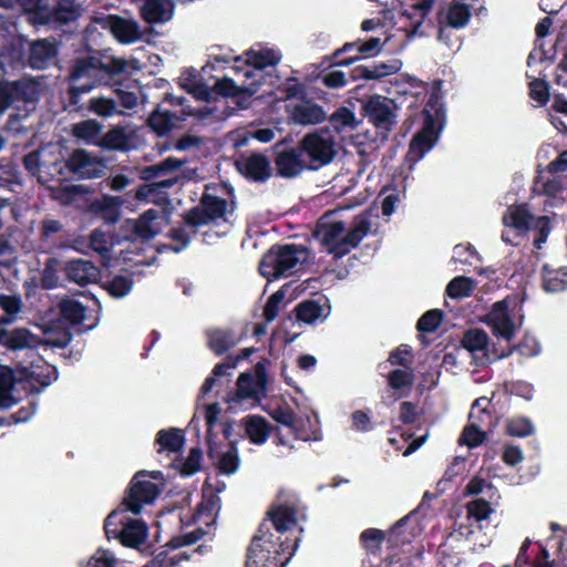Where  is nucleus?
<instances>
[{
    "label": "nucleus",
    "mask_w": 567,
    "mask_h": 567,
    "mask_svg": "<svg viewBox=\"0 0 567 567\" xmlns=\"http://www.w3.org/2000/svg\"><path fill=\"white\" fill-rule=\"evenodd\" d=\"M370 228L371 223L368 217L358 216L349 231L341 237L346 230V224L342 220H327V215H324L317 223L313 235L320 239L327 251L338 259L357 248Z\"/></svg>",
    "instance_id": "f257e3e1"
},
{
    "label": "nucleus",
    "mask_w": 567,
    "mask_h": 567,
    "mask_svg": "<svg viewBox=\"0 0 567 567\" xmlns=\"http://www.w3.org/2000/svg\"><path fill=\"white\" fill-rule=\"evenodd\" d=\"M272 537L268 524L262 522L247 549L246 567H285L288 564L292 556L290 545L280 536L277 540Z\"/></svg>",
    "instance_id": "f03ea898"
},
{
    "label": "nucleus",
    "mask_w": 567,
    "mask_h": 567,
    "mask_svg": "<svg viewBox=\"0 0 567 567\" xmlns=\"http://www.w3.org/2000/svg\"><path fill=\"white\" fill-rule=\"evenodd\" d=\"M308 258V249L297 244H275L262 256L259 272L268 281L291 276Z\"/></svg>",
    "instance_id": "7ed1b4c3"
},
{
    "label": "nucleus",
    "mask_w": 567,
    "mask_h": 567,
    "mask_svg": "<svg viewBox=\"0 0 567 567\" xmlns=\"http://www.w3.org/2000/svg\"><path fill=\"white\" fill-rule=\"evenodd\" d=\"M100 70L99 58L86 55L74 59L68 75V80L73 83L68 90V107L71 111H82L81 95L102 84Z\"/></svg>",
    "instance_id": "20e7f679"
},
{
    "label": "nucleus",
    "mask_w": 567,
    "mask_h": 567,
    "mask_svg": "<svg viewBox=\"0 0 567 567\" xmlns=\"http://www.w3.org/2000/svg\"><path fill=\"white\" fill-rule=\"evenodd\" d=\"M423 126L410 142V153L419 158L429 152L436 143L445 121V110L439 93L430 94L422 111Z\"/></svg>",
    "instance_id": "39448f33"
},
{
    "label": "nucleus",
    "mask_w": 567,
    "mask_h": 567,
    "mask_svg": "<svg viewBox=\"0 0 567 567\" xmlns=\"http://www.w3.org/2000/svg\"><path fill=\"white\" fill-rule=\"evenodd\" d=\"M399 106L393 99L373 94L362 101L361 115L386 138L398 123Z\"/></svg>",
    "instance_id": "423d86ee"
},
{
    "label": "nucleus",
    "mask_w": 567,
    "mask_h": 567,
    "mask_svg": "<svg viewBox=\"0 0 567 567\" xmlns=\"http://www.w3.org/2000/svg\"><path fill=\"white\" fill-rule=\"evenodd\" d=\"M147 471H138L131 480L121 506L124 511L137 515L142 512L144 505L152 504L159 495L157 484L146 480Z\"/></svg>",
    "instance_id": "0eeeda50"
},
{
    "label": "nucleus",
    "mask_w": 567,
    "mask_h": 567,
    "mask_svg": "<svg viewBox=\"0 0 567 567\" xmlns=\"http://www.w3.org/2000/svg\"><path fill=\"white\" fill-rule=\"evenodd\" d=\"M298 146L312 171L329 164L337 154L333 140L318 132L306 134Z\"/></svg>",
    "instance_id": "6e6552de"
},
{
    "label": "nucleus",
    "mask_w": 567,
    "mask_h": 567,
    "mask_svg": "<svg viewBox=\"0 0 567 567\" xmlns=\"http://www.w3.org/2000/svg\"><path fill=\"white\" fill-rule=\"evenodd\" d=\"M226 212V199L204 193L199 199V204L185 212L183 218L186 225L200 227L223 218Z\"/></svg>",
    "instance_id": "1a4fd4ad"
},
{
    "label": "nucleus",
    "mask_w": 567,
    "mask_h": 567,
    "mask_svg": "<svg viewBox=\"0 0 567 567\" xmlns=\"http://www.w3.org/2000/svg\"><path fill=\"white\" fill-rule=\"evenodd\" d=\"M237 171L248 181L265 183L272 176V167L269 158L261 153L241 155L236 162Z\"/></svg>",
    "instance_id": "9d476101"
},
{
    "label": "nucleus",
    "mask_w": 567,
    "mask_h": 567,
    "mask_svg": "<svg viewBox=\"0 0 567 567\" xmlns=\"http://www.w3.org/2000/svg\"><path fill=\"white\" fill-rule=\"evenodd\" d=\"M59 43L54 39H38L29 44L27 65L32 70H45L54 64Z\"/></svg>",
    "instance_id": "9b49d317"
},
{
    "label": "nucleus",
    "mask_w": 567,
    "mask_h": 567,
    "mask_svg": "<svg viewBox=\"0 0 567 567\" xmlns=\"http://www.w3.org/2000/svg\"><path fill=\"white\" fill-rule=\"evenodd\" d=\"M279 144L276 145V155L274 158L277 175L284 178H293L308 169L306 158H303L299 146L285 147L278 150Z\"/></svg>",
    "instance_id": "f8f14e48"
},
{
    "label": "nucleus",
    "mask_w": 567,
    "mask_h": 567,
    "mask_svg": "<svg viewBox=\"0 0 567 567\" xmlns=\"http://www.w3.org/2000/svg\"><path fill=\"white\" fill-rule=\"evenodd\" d=\"M382 47L383 43L381 42V39L377 37H371L367 41H361L359 39L353 42H347L332 53V58L337 59L341 56V54L349 53L353 50H357V55L337 61L332 65H351L361 59L375 56L381 52Z\"/></svg>",
    "instance_id": "ddd939ff"
},
{
    "label": "nucleus",
    "mask_w": 567,
    "mask_h": 567,
    "mask_svg": "<svg viewBox=\"0 0 567 567\" xmlns=\"http://www.w3.org/2000/svg\"><path fill=\"white\" fill-rule=\"evenodd\" d=\"M69 173L83 179L101 177L104 165L101 159L92 156L89 152L78 148L68 158Z\"/></svg>",
    "instance_id": "4468645a"
},
{
    "label": "nucleus",
    "mask_w": 567,
    "mask_h": 567,
    "mask_svg": "<svg viewBox=\"0 0 567 567\" xmlns=\"http://www.w3.org/2000/svg\"><path fill=\"white\" fill-rule=\"evenodd\" d=\"M486 322L496 338H502L506 342H511L514 338L515 323L508 313L506 300L497 301L493 305L491 312L487 315Z\"/></svg>",
    "instance_id": "2eb2a0df"
},
{
    "label": "nucleus",
    "mask_w": 567,
    "mask_h": 567,
    "mask_svg": "<svg viewBox=\"0 0 567 567\" xmlns=\"http://www.w3.org/2000/svg\"><path fill=\"white\" fill-rule=\"evenodd\" d=\"M40 343V340L28 328H14L11 330L0 328V347L8 351H21L33 349Z\"/></svg>",
    "instance_id": "dca6fc26"
},
{
    "label": "nucleus",
    "mask_w": 567,
    "mask_h": 567,
    "mask_svg": "<svg viewBox=\"0 0 567 567\" xmlns=\"http://www.w3.org/2000/svg\"><path fill=\"white\" fill-rule=\"evenodd\" d=\"M401 68L402 61L400 59H392L386 62H373L371 65H358L351 70L350 76L353 81L380 80L398 73Z\"/></svg>",
    "instance_id": "f3484780"
},
{
    "label": "nucleus",
    "mask_w": 567,
    "mask_h": 567,
    "mask_svg": "<svg viewBox=\"0 0 567 567\" xmlns=\"http://www.w3.org/2000/svg\"><path fill=\"white\" fill-rule=\"evenodd\" d=\"M534 216L529 210L527 203L509 205L503 215L502 221L505 227L517 230L518 235L524 236L532 229Z\"/></svg>",
    "instance_id": "a211bd4d"
},
{
    "label": "nucleus",
    "mask_w": 567,
    "mask_h": 567,
    "mask_svg": "<svg viewBox=\"0 0 567 567\" xmlns=\"http://www.w3.org/2000/svg\"><path fill=\"white\" fill-rule=\"evenodd\" d=\"M471 17L472 12L470 4L452 1L445 13H443V10L437 12V22L440 24L439 37L441 38L442 35L443 24L458 30L467 25Z\"/></svg>",
    "instance_id": "6ab92c4d"
},
{
    "label": "nucleus",
    "mask_w": 567,
    "mask_h": 567,
    "mask_svg": "<svg viewBox=\"0 0 567 567\" xmlns=\"http://www.w3.org/2000/svg\"><path fill=\"white\" fill-rule=\"evenodd\" d=\"M144 3L140 8L141 18L148 24H158L167 22L174 13V3L172 0H142Z\"/></svg>",
    "instance_id": "aec40b11"
},
{
    "label": "nucleus",
    "mask_w": 567,
    "mask_h": 567,
    "mask_svg": "<svg viewBox=\"0 0 567 567\" xmlns=\"http://www.w3.org/2000/svg\"><path fill=\"white\" fill-rule=\"evenodd\" d=\"M540 286L547 293H559L567 290V266L554 267L544 264L540 268Z\"/></svg>",
    "instance_id": "412c9836"
},
{
    "label": "nucleus",
    "mask_w": 567,
    "mask_h": 567,
    "mask_svg": "<svg viewBox=\"0 0 567 567\" xmlns=\"http://www.w3.org/2000/svg\"><path fill=\"white\" fill-rule=\"evenodd\" d=\"M65 275L70 281L84 287L89 284L95 282L100 275V270L90 260L73 259L66 262Z\"/></svg>",
    "instance_id": "4be33fe9"
},
{
    "label": "nucleus",
    "mask_w": 567,
    "mask_h": 567,
    "mask_svg": "<svg viewBox=\"0 0 567 567\" xmlns=\"http://www.w3.org/2000/svg\"><path fill=\"white\" fill-rule=\"evenodd\" d=\"M148 536V526L142 519L130 518L122 524L118 536L120 543L125 547L138 548Z\"/></svg>",
    "instance_id": "5701e85b"
},
{
    "label": "nucleus",
    "mask_w": 567,
    "mask_h": 567,
    "mask_svg": "<svg viewBox=\"0 0 567 567\" xmlns=\"http://www.w3.org/2000/svg\"><path fill=\"white\" fill-rule=\"evenodd\" d=\"M11 93L12 104L14 102L32 103L40 97V83L34 78H22L16 81L7 80Z\"/></svg>",
    "instance_id": "b1692460"
},
{
    "label": "nucleus",
    "mask_w": 567,
    "mask_h": 567,
    "mask_svg": "<svg viewBox=\"0 0 567 567\" xmlns=\"http://www.w3.org/2000/svg\"><path fill=\"white\" fill-rule=\"evenodd\" d=\"M27 58L28 52L22 41L10 42L8 45L3 47L0 52V75L2 76L7 73V66L11 69L27 68Z\"/></svg>",
    "instance_id": "393cba45"
},
{
    "label": "nucleus",
    "mask_w": 567,
    "mask_h": 567,
    "mask_svg": "<svg viewBox=\"0 0 567 567\" xmlns=\"http://www.w3.org/2000/svg\"><path fill=\"white\" fill-rule=\"evenodd\" d=\"M207 346L216 354L223 355L238 344L243 337L236 336L233 329H212L206 332Z\"/></svg>",
    "instance_id": "a878e982"
},
{
    "label": "nucleus",
    "mask_w": 567,
    "mask_h": 567,
    "mask_svg": "<svg viewBox=\"0 0 567 567\" xmlns=\"http://www.w3.org/2000/svg\"><path fill=\"white\" fill-rule=\"evenodd\" d=\"M96 145L107 151L128 152L134 148L133 134L126 133L123 126H114L101 137Z\"/></svg>",
    "instance_id": "bb28decb"
},
{
    "label": "nucleus",
    "mask_w": 567,
    "mask_h": 567,
    "mask_svg": "<svg viewBox=\"0 0 567 567\" xmlns=\"http://www.w3.org/2000/svg\"><path fill=\"white\" fill-rule=\"evenodd\" d=\"M327 114L322 106L312 101H302L293 106L291 111V120L300 125H315L322 123Z\"/></svg>",
    "instance_id": "cd10ccee"
},
{
    "label": "nucleus",
    "mask_w": 567,
    "mask_h": 567,
    "mask_svg": "<svg viewBox=\"0 0 567 567\" xmlns=\"http://www.w3.org/2000/svg\"><path fill=\"white\" fill-rule=\"evenodd\" d=\"M341 60L342 59H340V56L333 59L331 54L329 56H324L318 66V69H320L318 79H320L323 85L329 89H340L346 86L348 83L346 73L340 70H336L334 68L338 65H332L334 62Z\"/></svg>",
    "instance_id": "c85d7f7f"
},
{
    "label": "nucleus",
    "mask_w": 567,
    "mask_h": 567,
    "mask_svg": "<svg viewBox=\"0 0 567 567\" xmlns=\"http://www.w3.org/2000/svg\"><path fill=\"white\" fill-rule=\"evenodd\" d=\"M122 200L118 197L104 195L92 202L91 212L100 216L106 224H116L121 216Z\"/></svg>",
    "instance_id": "c756f323"
},
{
    "label": "nucleus",
    "mask_w": 567,
    "mask_h": 567,
    "mask_svg": "<svg viewBox=\"0 0 567 567\" xmlns=\"http://www.w3.org/2000/svg\"><path fill=\"white\" fill-rule=\"evenodd\" d=\"M246 435L252 444H264L274 426L261 415H248L244 419Z\"/></svg>",
    "instance_id": "7c9ffc66"
},
{
    "label": "nucleus",
    "mask_w": 567,
    "mask_h": 567,
    "mask_svg": "<svg viewBox=\"0 0 567 567\" xmlns=\"http://www.w3.org/2000/svg\"><path fill=\"white\" fill-rule=\"evenodd\" d=\"M267 516L275 529L281 534L297 524V511L293 505L280 504L272 506L267 512Z\"/></svg>",
    "instance_id": "2f4dec72"
},
{
    "label": "nucleus",
    "mask_w": 567,
    "mask_h": 567,
    "mask_svg": "<svg viewBox=\"0 0 567 567\" xmlns=\"http://www.w3.org/2000/svg\"><path fill=\"white\" fill-rule=\"evenodd\" d=\"M110 28L114 37L122 43H132L140 38L138 25L133 20L111 16Z\"/></svg>",
    "instance_id": "473e14b6"
},
{
    "label": "nucleus",
    "mask_w": 567,
    "mask_h": 567,
    "mask_svg": "<svg viewBox=\"0 0 567 567\" xmlns=\"http://www.w3.org/2000/svg\"><path fill=\"white\" fill-rule=\"evenodd\" d=\"M184 443V432L175 427L159 430L155 437V444L158 445L157 453H177L182 451Z\"/></svg>",
    "instance_id": "72a5a7b5"
},
{
    "label": "nucleus",
    "mask_w": 567,
    "mask_h": 567,
    "mask_svg": "<svg viewBox=\"0 0 567 567\" xmlns=\"http://www.w3.org/2000/svg\"><path fill=\"white\" fill-rule=\"evenodd\" d=\"M58 308L61 319L70 326L82 324L86 319V307L75 299H62Z\"/></svg>",
    "instance_id": "f704fd0d"
},
{
    "label": "nucleus",
    "mask_w": 567,
    "mask_h": 567,
    "mask_svg": "<svg viewBox=\"0 0 567 567\" xmlns=\"http://www.w3.org/2000/svg\"><path fill=\"white\" fill-rule=\"evenodd\" d=\"M48 24H66L75 21L80 13L73 2L62 0L56 7L50 8L48 6Z\"/></svg>",
    "instance_id": "c9c22d12"
},
{
    "label": "nucleus",
    "mask_w": 567,
    "mask_h": 567,
    "mask_svg": "<svg viewBox=\"0 0 567 567\" xmlns=\"http://www.w3.org/2000/svg\"><path fill=\"white\" fill-rule=\"evenodd\" d=\"M246 56L245 64L251 66L252 70H264L267 66H275L281 60L280 53L272 49H262L260 51L250 50L246 52Z\"/></svg>",
    "instance_id": "e433bc0d"
},
{
    "label": "nucleus",
    "mask_w": 567,
    "mask_h": 567,
    "mask_svg": "<svg viewBox=\"0 0 567 567\" xmlns=\"http://www.w3.org/2000/svg\"><path fill=\"white\" fill-rule=\"evenodd\" d=\"M296 317L299 321L305 323H313L320 318H326L324 305L320 300L307 299L299 302L295 308Z\"/></svg>",
    "instance_id": "4c0bfd02"
},
{
    "label": "nucleus",
    "mask_w": 567,
    "mask_h": 567,
    "mask_svg": "<svg viewBox=\"0 0 567 567\" xmlns=\"http://www.w3.org/2000/svg\"><path fill=\"white\" fill-rule=\"evenodd\" d=\"M221 409L217 402L210 403L205 408V421H206V443H207V456L214 458L217 455V443L215 442L216 434L214 433V426L217 422L218 415Z\"/></svg>",
    "instance_id": "58836bf2"
},
{
    "label": "nucleus",
    "mask_w": 567,
    "mask_h": 567,
    "mask_svg": "<svg viewBox=\"0 0 567 567\" xmlns=\"http://www.w3.org/2000/svg\"><path fill=\"white\" fill-rule=\"evenodd\" d=\"M42 173L39 176V181L41 183H48L51 181H64L68 179L69 173V162L63 157H58L53 162L47 163L43 162Z\"/></svg>",
    "instance_id": "ea45409f"
},
{
    "label": "nucleus",
    "mask_w": 567,
    "mask_h": 567,
    "mask_svg": "<svg viewBox=\"0 0 567 567\" xmlns=\"http://www.w3.org/2000/svg\"><path fill=\"white\" fill-rule=\"evenodd\" d=\"M213 91L224 97H251L256 93V89L239 86L233 79L226 76L216 81Z\"/></svg>",
    "instance_id": "a19ab883"
},
{
    "label": "nucleus",
    "mask_w": 567,
    "mask_h": 567,
    "mask_svg": "<svg viewBox=\"0 0 567 567\" xmlns=\"http://www.w3.org/2000/svg\"><path fill=\"white\" fill-rule=\"evenodd\" d=\"M215 458L218 460L216 463V467L221 474H234L238 470L240 464L236 442H230L228 450L221 454L217 450V455L213 460Z\"/></svg>",
    "instance_id": "79ce46f5"
},
{
    "label": "nucleus",
    "mask_w": 567,
    "mask_h": 567,
    "mask_svg": "<svg viewBox=\"0 0 567 567\" xmlns=\"http://www.w3.org/2000/svg\"><path fill=\"white\" fill-rule=\"evenodd\" d=\"M259 389L260 386L251 373H240L237 379L236 392L230 400L239 402L247 399H258Z\"/></svg>",
    "instance_id": "37998d69"
},
{
    "label": "nucleus",
    "mask_w": 567,
    "mask_h": 567,
    "mask_svg": "<svg viewBox=\"0 0 567 567\" xmlns=\"http://www.w3.org/2000/svg\"><path fill=\"white\" fill-rule=\"evenodd\" d=\"M462 346L473 355L476 352H482L483 354L488 347V336L482 329H470L462 338Z\"/></svg>",
    "instance_id": "c03bdc74"
},
{
    "label": "nucleus",
    "mask_w": 567,
    "mask_h": 567,
    "mask_svg": "<svg viewBox=\"0 0 567 567\" xmlns=\"http://www.w3.org/2000/svg\"><path fill=\"white\" fill-rule=\"evenodd\" d=\"M331 127L341 133L346 128H357L359 122L355 118L353 111L346 106L338 107L329 117Z\"/></svg>",
    "instance_id": "a18cd8bd"
},
{
    "label": "nucleus",
    "mask_w": 567,
    "mask_h": 567,
    "mask_svg": "<svg viewBox=\"0 0 567 567\" xmlns=\"http://www.w3.org/2000/svg\"><path fill=\"white\" fill-rule=\"evenodd\" d=\"M44 334L45 339L43 344L58 349L66 348L73 339L71 330L66 327H48L44 330Z\"/></svg>",
    "instance_id": "49530a36"
},
{
    "label": "nucleus",
    "mask_w": 567,
    "mask_h": 567,
    "mask_svg": "<svg viewBox=\"0 0 567 567\" xmlns=\"http://www.w3.org/2000/svg\"><path fill=\"white\" fill-rule=\"evenodd\" d=\"M474 288L475 282L472 278L457 276L447 284L445 293L452 299H462L470 297L473 293Z\"/></svg>",
    "instance_id": "de8ad7c7"
},
{
    "label": "nucleus",
    "mask_w": 567,
    "mask_h": 567,
    "mask_svg": "<svg viewBox=\"0 0 567 567\" xmlns=\"http://www.w3.org/2000/svg\"><path fill=\"white\" fill-rule=\"evenodd\" d=\"M21 9L31 16V20L35 24H48V4L45 0H17Z\"/></svg>",
    "instance_id": "09e8293b"
},
{
    "label": "nucleus",
    "mask_w": 567,
    "mask_h": 567,
    "mask_svg": "<svg viewBox=\"0 0 567 567\" xmlns=\"http://www.w3.org/2000/svg\"><path fill=\"white\" fill-rule=\"evenodd\" d=\"M174 118L175 115L171 111L161 112L156 110L150 114L147 124L158 136H164L172 131Z\"/></svg>",
    "instance_id": "8fccbe9b"
},
{
    "label": "nucleus",
    "mask_w": 567,
    "mask_h": 567,
    "mask_svg": "<svg viewBox=\"0 0 567 567\" xmlns=\"http://www.w3.org/2000/svg\"><path fill=\"white\" fill-rule=\"evenodd\" d=\"M84 111H89L102 117H109L116 113L117 104L114 99L111 97H92L86 105L81 104Z\"/></svg>",
    "instance_id": "3c124183"
},
{
    "label": "nucleus",
    "mask_w": 567,
    "mask_h": 567,
    "mask_svg": "<svg viewBox=\"0 0 567 567\" xmlns=\"http://www.w3.org/2000/svg\"><path fill=\"white\" fill-rule=\"evenodd\" d=\"M269 415L277 423H280V424L289 427L296 439H302V436L298 432L297 415L290 406L279 405V406L275 408L271 412H269Z\"/></svg>",
    "instance_id": "603ef678"
},
{
    "label": "nucleus",
    "mask_w": 567,
    "mask_h": 567,
    "mask_svg": "<svg viewBox=\"0 0 567 567\" xmlns=\"http://www.w3.org/2000/svg\"><path fill=\"white\" fill-rule=\"evenodd\" d=\"M126 512L127 511H124V507H122L120 505L116 509L112 511L106 516V518L104 520V532L109 539L110 538H115V539L118 538L122 524H124L125 519L127 518L125 516Z\"/></svg>",
    "instance_id": "864d4df0"
},
{
    "label": "nucleus",
    "mask_w": 567,
    "mask_h": 567,
    "mask_svg": "<svg viewBox=\"0 0 567 567\" xmlns=\"http://www.w3.org/2000/svg\"><path fill=\"white\" fill-rule=\"evenodd\" d=\"M38 370H32L28 378L39 384V388L33 389L34 392H40L44 388L49 386L52 382L58 379V370L54 365L45 364L38 367Z\"/></svg>",
    "instance_id": "5fc2aeb1"
},
{
    "label": "nucleus",
    "mask_w": 567,
    "mask_h": 567,
    "mask_svg": "<svg viewBox=\"0 0 567 567\" xmlns=\"http://www.w3.org/2000/svg\"><path fill=\"white\" fill-rule=\"evenodd\" d=\"M103 125L96 120H84L73 126V135L79 140L92 142L102 132Z\"/></svg>",
    "instance_id": "6e6d98bb"
},
{
    "label": "nucleus",
    "mask_w": 567,
    "mask_h": 567,
    "mask_svg": "<svg viewBox=\"0 0 567 567\" xmlns=\"http://www.w3.org/2000/svg\"><path fill=\"white\" fill-rule=\"evenodd\" d=\"M444 318L441 309H431L424 312L416 322V329L422 333H432L437 330Z\"/></svg>",
    "instance_id": "4d7b16f0"
},
{
    "label": "nucleus",
    "mask_w": 567,
    "mask_h": 567,
    "mask_svg": "<svg viewBox=\"0 0 567 567\" xmlns=\"http://www.w3.org/2000/svg\"><path fill=\"white\" fill-rule=\"evenodd\" d=\"M486 439V432L480 427L475 421L471 422L464 427L458 442L468 447H476L481 445Z\"/></svg>",
    "instance_id": "13d9d810"
},
{
    "label": "nucleus",
    "mask_w": 567,
    "mask_h": 567,
    "mask_svg": "<svg viewBox=\"0 0 567 567\" xmlns=\"http://www.w3.org/2000/svg\"><path fill=\"white\" fill-rule=\"evenodd\" d=\"M388 384L393 390H403L405 388H411L414 381V374L412 368L394 369L389 372Z\"/></svg>",
    "instance_id": "bf43d9fd"
},
{
    "label": "nucleus",
    "mask_w": 567,
    "mask_h": 567,
    "mask_svg": "<svg viewBox=\"0 0 567 567\" xmlns=\"http://www.w3.org/2000/svg\"><path fill=\"white\" fill-rule=\"evenodd\" d=\"M106 291L114 298L126 296L133 288V280L127 276L116 275L104 284Z\"/></svg>",
    "instance_id": "052dcab7"
},
{
    "label": "nucleus",
    "mask_w": 567,
    "mask_h": 567,
    "mask_svg": "<svg viewBox=\"0 0 567 567\" xmlns=\"http://www.w3.org/2000/svg\"><path fill=\"white\" fill-rule=\"evenodd\" d=\"M532 229H534L536 233L533 243L534 247L536 249H542L551 231L550 218L546 215L536 217L532 223Z\"/></svg>",
    "instance_id": "680f3d73"
},
{
    "label": "nucleus",
    "mask_w": 567,
    "mask_h": 567,
    "mask_svg": "<svg viewBox=\"0 0 567 567\" xmlns=\"http://www.w3.org/2000/svg\"><path fill=\"white\" fill-rule=\"evenodd\" d=\"M100 69L102 84H109L114 75L125 71L126 61L121 58H112L109 62H103L100 59Z\"/></svg>",
    "instance_id": "e2e57ef3"
},
{
    "label": "nucleus",
    "mask_w": 567,
    "mask_h": 567,
    "mask_svg": "<svg viewBox=\"0 0 567 567\" xmlns=\"http://www.w3.org/2000/svg\"><path fill=\"white\" fill-rule=\"evenodd\" d=\"M505 432L509 436L526 437L534 432V425L527 417H513L507 420Z\"/></svg>",
    "instance_id": "0e129e2a"
},
{
    "label": "nucleus",
    "mask_w": 567,
    "mask_h": 567,
    "mask_svg": "<svg viewBox=\"0 0 567 567\" xmlns=\"http://www.w3.org/2000/svg\"><path fill=\"white\" fill-rule=\"evenodd\" d=\"M203 451L200 447H192L187 458L179 466V473L184 477L196 474L202 467Z\"/></svg>",
    "instance_id": "69168bd1"
},
{
    "label": "nucleus",
    "mask_w": 567,
    "mask_h": 567,
    "mask_svg": "<svg viewBox=\"0 0 567 567\" xmlns=\"http://www.w3.org/2000/svg\"><path fill=\"white\" fill-rule=\"evenodd\" d=\"M384 536L381 529L367 528L361 533L360 542L367 550L375 554L380 550Z\"/></svg>",
    "instance_id": "338daca9"
},
{
    "label": "nucleus",
    "mask_w": 567,
    "mask_h": 567,
    "mask_svg": "<svg viewBox=\"0 0 567 567\" xmlns=\"http://www.w3.org/2000/svg\"><path fill=\"white\" fill-rule=\"evenodd\" d=\"M468 517L474 518L476 522H483L489 517L493 508L484 498H476L466 504Z\"/></svg>",
    "instance_id": "774afa93"
}]
</instances>
